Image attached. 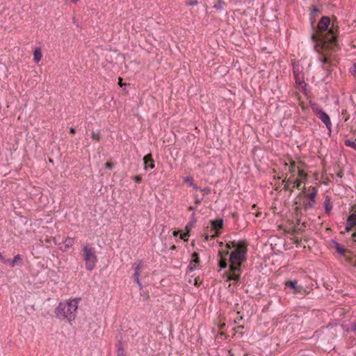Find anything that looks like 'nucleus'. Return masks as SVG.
<instances>
[{"label": "nucleus", "mask_w": 356, "mask_h": 356, "mask_svg": "<svg viewBox=\"0 0 356 356\" xmlns=\"http://www.w3.org/2000/svg\"><path fill=\"white\" fill-rule=\"evenodd\" d=\"M330 23V19L328 17H323L318 24L317 33H313L312 35V41L316 43L315 49L323 55L321 60L323 63H328L327 51L334 50L337 46L336 35L333 31L330 29L325 33Z\"/></svg>", "instance_id": "f257e3e1"}, {"label": "nucleus", "mask_w": 356, "mask_h": 356, "mask_svg": "<svg viewBox=\"0 0 356 356\" xmlns=\"http://www.w3.org/2000/svg\"><path fill=\"white\" fill-rule=\"evenodd\" d=\"M248 243L245 240L239 241H231L227 244V248H235V250L229 256V272L227 275V281L234 280L238 282L240 279L241 264L245 261Z\"/></svg>", "instance_id": "f03ea898"}, {"label": "nucleus", "mask_w": 356, "mask_h": 356, "mask_svg": "<svg viewBox=\"0 0 356 356\" xmlns=\"http://www.w3.org/2000/svg\"><path fill=\"white\" fill-rule=\"evenodd\" d=\"M78 309V301L72 300L70 301L61 302L55 309L56 317L61 320H66L71 323L76 318V310Z\"/></svg>", "instance_id": "7ed1b4c3"}, {"label": "nucleus", "mask_w": 356, "mask_h": 356, "mask_svg": "<svg viewBox=\"0 0 356 356\" xmlns=\"http://www.w3.org/2000/svg\"><path fill=\"white\" fill-rule=\"evenodd\" d=\"M82 254L88 270H92L96 266L97 257L94 248L90 245H85L82 249Z\"/></svg>", "instance_id": "20e7f679"}, {"label": "nucleus", "mask_w": 356, "mask_h": 356, "mask_svg": "<svg viewBox=\"0 0 356 356\" xmlns=\"http://www.w3.org/2000/svg\"><path fill=\"white\" fill-rule=\"evenodd\" d=\"M356 225V213L351 214L347 220V225L346 227V230L349 232L351 228ZM353 239L356 241V232L352 234Z\"/></svg>", "instance_id": "39448f33"}, {"label": "nucleus", "mask_w": 356, "mask_h": 356, "mask_svg": "<svg viewBox=\"0 0 356 356\" xmlns=\"http://www.w3.org/2000/svg\"><path fill=\"white\" fill-rule=\"evenodd\" d=\"M333 243H334V248L336 250V251L341 255L346 257L347 261L351 264V263L350 262V259L352 257H353L355 255L347 256L346 254L350 253L348 250H346L343 245H341V244H339L335 241H334Z\"/></svg>", "instance_id": "423d86ee"}, {"label": "nucleus", "mask_w": 356, "mask_h": 356, "mask_svg": "<svg viewBox=\"0 0 356 356\" xmlns=\"http://www.w3.org/2000/svg\"><path fill=\"white\" fill-rule=\"evenodd\" d=\"M318 117L321 120V121L325 124L326 127L330 130L331 129V122L330 117L326 114L323 111L319 109L316 111Z\"/></svg>", "instance_id": "0eeeda50"}, {"label": "nucleus", "mask_w": 356, "mask_h": 356, "mask_svg": "<svg viewBox=\"0 0 356 356\" xmlns=\"http://www.w3.org/2000/svg\"><path fill=\"white\" fill-rule=\"evenodd\" d=\"M143 268V264H142V261H140L138 262V264H134V280L135 282L137 283V284H138V286L141 288L142 287V284L140 282V280H139V275H140V272L141 270Z\"/></svg>", "instance_id": "6e6552de"}, {"label": "nucleus", "mask_w": 356, "mask_h": 356, "mask_svg": "<svg viewBox=\"0 0 356 356\" xmlns=\"http://www.w3.org/2000/svg\"><path fill=\"white\" fill-rule=\"evenodd\" d=\"M317 189L315 188H309L308 189V193L306 192L305 187L303 188L302 193H306L307 197L313 202H315V197L317 194Z\"/></svg>", "instance_id": "1a4fd4ad"}, {"label": "nucleus", "mask_w": 356, "mask_h": 356, "mask_svg": "<svg viewBox=\"0 0 356 356\" xmlns=\"http://www.w3.org/2000/svg\"><path fill=\"white\" fill-rule=\"evenodd\" d=\"M143 161L145 164V168L147 169L148 168L153 169L154 168V161L152 159V156L151 154H149L144 156Z\"/></svg>", "instance_id": "9d476101"}, {"label": "nucleus", "mask_w": 356, "mask_h": 356, "mask_svg": "<svg viewBox=\"0 0 356 356\" xmlns=\"http://www.w3.org/2000/svg\"><path fill=\"white\" fill-rule=\"evenodd\" d=\"M296 284H297L296 281H288L286 282V285L288 287L291 288L293 290L294 293H297L300 292V287L298 286Z\"/></svg>", "instance_id": "9b49d317"}, {"label": "nucleus", "mask_w": 356, "mask_h": 356, "mask_svg": "<svg viewBox=\"0 0 356 356\" xmlns=\"http://www.w3.org/2000/svg\"><path fill=\"white\" fill-rule=\"evenodd\" d=\"M22 259L19 254H17L14 257V259L13 261L10 260V265L13 267H14L16 265H19L22 263Z\"/></svg>", "instance_id": "f8f14e48"}, {"label": "nucleus", "mask_w": 356, "mask_h": 356, "mask_svg": "<svg viewBox=\"0 0 356 356\" xmlns=\"http://www.w3.org/2000/svg\"><path fill=\"white\" fill-rule=\"evenodd\" d=\"M42 58V54L40 49H35L33 52V59L35 63H38L40 61Z\"/></svg>", "instance_id": "ddd939ff"}, {"label": "nucleus", "mask_w": 356, "mask_h": 356, "mask_svg": "<svg viewBox=\"0 0 356 356\" xmlns=\"http://www.w3.org/2000/svg\"><path fill=\"white\" fill-rule=\"evenodd\" d=\"M222 224L223 220L222 219L211 221V225L213 227L216 229H221L222 227Z\"/></svg>", "instance_id": "4468645a"}, {"label": "nucleus", "mask_w": 356, "mask_h": 356, "mask_svg": "<svg viewBox=\"0 0 356 356\" xmlns=\"http://www.w3.org/2000/svg\"><path fill=\"white\" fill-rule=\"evenodd\" d=\"M284 168H289V171L291 172H293L296 170V163L295 161H291V165L290 166L288 167V164L287 163L284 162Z\"/></svg>", "instance_id": "2eb2a0df"}, {"label": "nucleus", "mask_w": 356, "mask_h": 356, "mask_svg": "<svg viewBox=\"0 0 356 356\" xmlns=\"http://www.w3.org/2000/svg\"><path fill=\"white\" fill-rule=\"evenodd\" d=\"M305 227V223L303 222V223L302 224V225L300 226V220H298V221H297V225H295V227H294V228H293V232L294 233H297V232H298L299 231L302 230V228H303V227Z\"/></svg>", "instance_id": "dca6fc26"}, {"label": "nucleus", "mask_w": 356, "mask_h": 356, "mask_svg": "<svg viewBox=\"0 0 356 356\" xmlns=\"http://www.w3.org/2000/svg\"><path fill=\"white\" fill-rule=\"evenodd\" d=\"M74 239L73 238L67 237L65 241H64L65 248H70L72 247L74 244Z\"/></svg>", "instance_id": "f3484780"}, {"label": "nucleus", "mask_w": 356, "mask_h": 356, "mask_svg": "<svg viewBox=\"0 0 356 356\" xmlns=\"http://www.w3.org/2000/svg\"><path fill=\"white\" fill-rule=\"evenodd\" d=\"M193 226V222H191L190 225H187L186 227V232L184 233V234H181L180 238L186 241V239H185V236H188V233H189V231H190V229L191 227H192Z\"/></svg>", "instance_id": "a211bd4d"}, {"label": "nucleus", "mask_w": 356, "mask_h": 356, "mask_svg": "<svg viewBox=\"0 0 356 356\" xmlns=\"http://www.w3.org/2000/svg\"><path fill=\"white\" fill-rule=\"evenodd\" d=\"M325 212L327 213H328L332 209V205L330 204V200L327 198V197L325 199Z\"/></svg>", "instance_id": "6ab92c4d"}, {"label": "nucleus", "mask_w": 356, "mask_h": 356, "mask_svg": "<svg viewBox=\"0 0 356 356\" xmlns=\"http://www.w3.org/2000/svg\"><path fill=\"white\" fill-rule=\"evenodd\" d=\"M192 261H191V266L194 263V264H198L200 260H199V257H198V254L197 252H193L192 254Z\"/></svg>", "instance_id": "aec40b11"}, {"label": "nucleus", "mask_w": 356, "mask_h": 356, "mask_svg": "<svg viewBox=\"0 0 356 356\" xmlns=\"http://www.w3.org/2000/svg\"><path fill=\"white\" fill-rule=\"evenodd\" d=\"M92 138L95 141H99L100 140V133L99 131H92Z\"/></svg>", "instance_id": "412c9836"}, {"label": "nucleus", "mask_w": 356, "mask_h": 356, "mask_svg": "<svg viewBox=\"0 0 356 356\" xmlns=\"http://www.w3.org/2000/svg\"><path fill=\"white\" fill-rule=\"evenodd\" d=\"M229 254L228 250L224 251V250H220L218 252V255L220 257V259H225V257Z\"/></svg>", "instance_id": "4be33fe9"}, {"label": "nucleus", "mask_w": 356, "mask_h": 356, "mask_svg": "<svg viewBox=\"0 0 356 356\" xmlns=\"http://www.w3.org/2000/svg\"><path fill=\"white\" fill-rule=\"evenodd\" d=\"M345 144L347 145V146H350L355 149H356V143L354 142V141H351V140H346L345 141Z\"/></svg>", "instance_id": "5701e85b"}, {"label": "nucleus", "mask_w": 356, "mask_h": 356, "mask_svg": "<svg viewBox=\"0 0 356 356\" xmlns=\"http://www.w3.org/2000/svg\"><path fill=\"white\" fill-rule=\"evenodd\" d=\"M291 179H287V181H286V179H284V180L282 181V183H285V184H284V188H284V190H286V191H289V183H291Z\"/></svg>", "instance_id": "b1692460"}, {"label": "nucleus", "mask_w": 356, "mask_h": 356, "mask_svg": "<svg viewBox=\"0 0 356 356\" xmlns=\"http://www.w3.org/2000/svg\"><path fill=\"white\" fill-rule=\"evenodd\" d=\"M219 266L221 268H225L227 267V261L225 259H221L219 261Z\"/></svg>", "instance_id": "393cba45"}, {"label": "nucleus", "mask_w": 356, "mask_h": 356, "mask_svg": "<svg viewBox=\"0 0 356 356\" xmlns=\"http://www.w3.org/2000/svg\"><path fill=\"white\" fill-rule=\"evenodd\" d=\"M184 181L189 184L190 186H193V178L191 177H187L184 179Z\"/></svg>", "instance_id": "a878e982"}, {"label": "nucleus", "mask_w": 356, "mask_h": 356, "mask_svg": "<svg viewBox=\"0 0 356 356\" xmlns=\"http://www.w3.org/2000/svg\"><path fill=\"white\" fill-rule=\"evenodd\" d=\"M298 173L300 178H305L307 177V175L299 167H298Z\"/></svg>", "instance_id": "bb28decb"}, {"label": "nucleus", "mask_w": 356, "mask_h": 356, "mask_svg": "<svg viewBox=\"0 0 356 356\" xmlns=\"http://www.w3.org/2000/svg\"><path fill=\"white\" fill-rule=\"evenodd\" d=\"M319 12V10L316 7L314 6L312 10V15L315 17V15H317Z\"/></svg>", "instance_id": "cd10ccee"}, {"label": "nucleus", "mask_w": 356, "mask_h": 356, "mask_svg": "<svg viewBox=\"0 0 356 356\" xmlns=\"http://www.w3.org/2000/svg\"><path fill=\"white\" fill-rule=\"evenodd\" d=\"M300 184H301V181L300 180H298V179L295 180L293 181V188H299Z\"/></svg>", "instance_id": "c85d7f7f"}, {"label": "nucleus", "mask_w": 356, "mask_h": 356, "mask_svg": "<svg viewBox=\"0 0 356 356\" xmlns=\"http://www.w3.org/2000/svg\"><path fill=\"white\" fill-rule=\"evenodd\" d=\"M118 356H125L124 353V350L121 347L118 348Z\"/></svg>", "instance_id": "c756f323"}, {"label": "nucleus", "mask_w": 356, "mask_h": 356, "mask_svg": "<svg viewBox=\"0 0 356 356\" xmlns=\"http://www.w3.org/2000/svg\"><path fill=\"white\" fill-rule=\"evenodd\" d=\"M350 262L351 263V265L356 268V256H354L350 259Z\"/></svg>", "instance_id": "7c9ffc66"}, {"label": "nucleus", "mask_w": 356, "mask_h": 356, "mask_svg": "<svg viewBox=\"0 0 356 356\" xmlns=\"http://www.w3.org/2000/svg\"><path fill=\"white\" fill-rule=\"evenodd\" d=\"M0 259L4 263V264H10V259H6L2 254L0 252Z\"/></svg>", "instance_id": "2f4dec72"}, {"label": "nucleus", "mask_w": 356, "mask_h": 356, "mask_svg": "<svg viewBox=\"0 0 356 356\" xmlns=\"http://www.w3.org/2000/svg\"><path fill=\"white\" fill-rule=\"evenodd\" d=\"M105 167L107 169L111 170L113 167V164L111 162H107L105 164Z\"/></svg>", "instance_id": "473e14b6"}, {"label": "nucleus", "mask_w": 356, "mask_h": 356, "mask_svg": "<svg viewBox=\"0 0 356 356\" xmlns=\"http://www.w3.org/2000/svg\"><path fill=\"white\" fill-rule=\"evenodd\" d=\"M194 198L196 204H199L202 200V198H199L196 195H194Z\"/></svg>", "instance_id": "72a5a7b5"}, {"label": "nucleus", "mask_w": 356, "mask_h": 356, "mask_svg": "<svg viewBox=\"0 0 356 356\" xmlns=\"http://www.w3.org/2000/svg\"><path fill=\"white\" fill-rule=\"evenodd\" d=\"M134 179L136 182L140 183L142 180L141 177L139 175H136L134 177Z\"/></svg>", "instance_id": "f704fd0d"}, {"label": "nucleus", "mask_w": 356, "mask_h": 356, "mask_svg": "<svg viewBox=\"0 0 356 356\" xmlns=\"http://www.w3.org/2000/svg\"><path fill=\"white\" fill-rule=\"evenodd\" d=\"M315 202H312L310 200L307 203H305V205L308 207H313Z\"/></svg>", "instance_id": "c9c22d12"}, {"label": "nucleus", "mask_w": 356, "mask_h": 356, "mask_svg": "<svg viewBox=\"0 0 356 356\" xmlns=\"http://www.w3.org/2000/svg\"><path fill=\"white\" fill-rule=\"evenodd\" d=\"M293 73H294V76L296 77V79L297 81L298 79V71L296 70L295 67H293Z\"/></svg>", "instance_id": "e433bc0d"}, {"label": "nucleus", "mask_w": 356, "mask_h": 356, "mask_svg": "<svg viewBox=\"0 0 356 356\" xmlns=\"http://www.w3.org/2000/svg\"><path fill=\"white\" fill-rule=\"evenodd\" d=\"M203 192H204L205 193L208 194L211 192V190L210 188H204V189L202 190Z\"/></svg>", "instance_id": "4c0bfd02"}, {"label": "nucleus", "mask_w": 356, "mask_h": 356, "mask_svg": "<svg viewBox=\"0 0 356 356\" xmlns=\"http://www.w3.org/2000/svg\"><path fill=\"white\" fill-rule=\"evenodd\" d=\"M118 84L120 86H122V79L120 77L118 78Z\"/></svg>", "instance_id": "58836bf2"}, {"label": "nucleus", "mask_w": 356, "mask_h": 356, "mask_svg": "<svg viewBox=\"0 0 356 356\" xmlns=\"http://www.w3.org/2000/svg\"><path fill=\"white\" fill-rule=\"evenodd\" d=\"M197 1H192V2L189 3V5H191V6H194V5H197Z\"/></svg>", "instance_id": "ea45409f"}, {"label": "nucleus", "mask_w": 356, "mask_h": 356, "mask_svg": "<svg viewBox=\"0 0 356 356\" xmlns=\"http://www.w3.org/2000/svg\"><path fill=\"white\" fill-rule=\"evenodd\" d=\"M70 133L74 134L75 133V129L74 128L70 129Z\"/></svg>", "instance_id": "a19ab883"}, {"label": "nucleus", "mask_w": 356, "mask_h": 356, "mask_svg": "<svg viewBox=\"0 0 356 356\" xmlns=\"http://www.w3.org/2000/svg\"><path fill=\"white\" fill-rule=\"evenodd\" d=\"M194 284L197 286H198L200 285V283L198 282V280L197 278L195 279V283Z\"/></svg>", "instance_id": "79ce46f5"}, {"label": "nucleus", "mask_w": 356, "mask_h": 356, "mask_svg": "<svg viewBox=\"0 0 356 356\" xmlns=\"http://www.w3.org/2000/svg\"><path fill=\"white\" fill-rule=\"evenodd\" d=\"M215 7L218 9H220L222 8V5L220 3V2H219V4L218 5H216Z\"/></svg>", "instance_id": "37998d69"}, {"label": "nucleus", "mask_w": 356, "mask_h": 356, "mask_svg": "<svg viewBox=\"0 0 356 356\" xmlns=\"http://www.w3.org/2000/svg\"><path fill=\"white\" fill-rule=\"evenodd\" d=\"M337 176L339 177H343V172L341 171L337 172Z\"/></svg>", "instance_id": "c03bdc74"}, {"label": "nucleus", "mask_w": 356, "mask_h": 356, "mask_svg": "<svg viewBox=\"0 0 356 356\" xmlns=\"http://www.w3.org/2000/svg\"><path fill=\"white\" fill-rule=\"evenodd\" d=\"M225 326V323H222L219 325V328L220 329H222Z\"/></svg>", "instance_id": "a18cd8bd"}, {"label": "nucleus", "mask_w": 356, "mask_h": 356, "mask_svg": "<svg viewBox=\"0 0 356 356\" xmlns=\"http://www.w3.org/2000/svg\"><path fill=\"white\" fill-rule=\"evenodd\" d=\"M195 209V208L194 207H188V210L189 211H194Z\"/></svg>", "instance_id": "49530a36"}, {"label": "nucleus", "mask_w": 356, "mask_h": 356, "mask_svg": "<svg viewBox=\"0 0 356 356\" xmlns=\"http://www.w3.org/2000/svg\"><path fill=\"white\" fill-rule=\"evenodd\" d=\"M300 105L301 106V107H302V110H305V105L303 104V103H302V102H301V103L300 104Z\"/></svg>", "instance_id": "de8ad7c7"}, {"label": "nucleus", "mask_w": 356, "mask_h": 356, "mask_svg": "<svg viewBox=\"0 0 356 356\" xmlns=\"http://www.w3.org/2000/svg\"><path fill=\"white\" fill-rule=\"evenodd\" d=\"M300 105L301 106V107H302V110H305V105L303 104V103H302V102H301V103L300 104Z\"/></svg>", "instance_id": "09e8293b"}, {"label": "nucleus", "mask_w": 356, "mask_h": 356, "mask_svg": "<svg viewBox=\"0 0 356 356\" xmlns=\"http://www.w3.org/2000/svg\"><path fill=\"white\" fill-rule=\"evenodd\" d=\"M194 189H199V188L197 186V185H195V184H193V186H191Z\"/></svg>", "instance_id": "8fccbe9b"}, {"label": "nucleus", "mask_w": 356, "mask_h": 356, "mask_svg": "<svg viewBox=\"0 0 356 356\" xmlns=\"http://www.w3.org/2000/svg\"><path fill=\"white\" fill-rule=\"evenodd\" d=\"M241 328H243V325L238 326L237 327L235 328V330H236V329H241Z\"/></svg>", "instance_id": "3c124183"}, {"label": "nucleus", "mask_w": 356, "mask_h": 356, "mask_svg": "<svg viewBox=\"0 0 356 356\" xmlns=\"http://www.w3.org/2000/svg\"><path fill=\"white\" fill-rule=\"evenodd\" d=\"M177 234H178V232L175 231V232H173V235H174L175 236H177Z\"/></svg>", "instance_id": "603ef678"}, {"label": "nucleus", "mask_w": 356, "mask_h": 356, "mask_svg": "<svg viewBox=\"0 0 356 356\" xmlns=\"http://www.w3.org/2000/svg\"><path fill=\"white\" fill-rule=\"evenodd\" d=\"M353 330L356 331V322L354 323Z\"/></svg>", "instance_id": "864d4df0"}, {"label": "nucleus", "mask_w": 356, "mask_h": 356, "mask_svg": "<svg viewBox=\"0 0 356 356\" xmlns=\"http://www.w3.org/2000/svg\"><path fill=\"white\" fill-rule=\"evenodd\" d=\"M354 66H355L354 73L356 75V63H355Z\"/></svg>", "instance_id": "5fc2aeb1"}, {"label": "nucleus", "mask_w": 356, "mask_h": 356, "mask_svg": "<svg viewBox=\"0 0 356 356\" xmlns=\"http://www.w3.org/2000/svg\"><path fill=\"white\" fill-rule=\"evenodd\" d=\"M53 241H54V243H55V244H57L56 238H53Z\"/></svg>", "instance_id": "6e6d98bb"}, {"label": "nucleus", "mask_w": 356, "mask_h": 356, "mask_svg": "<svg viewBox=\"0 0 356 356\" xmlns=\"http://www.w3.org/2000/svg\"><path fill=\"white\" fill-rule=\"evenodd\" d=\"M346 113V110H343V111H342V115H345Z\"/></svg>", "instance_id": "4d7b16f0"}, {"label": "nucleus", "mask_w": 356, "mask_h": 356, "mask_svg": "<svg viewBox=\"0 0 356 356\" xmlns=\"http://www.w3.org/2000/svg\"><path fill=\"white\" fill-rule=\"evenodd\" d=\"M175 245H172V246L170 247V249H171V250H173V249H175Z\"/></svg>", "instance_id": "13d9d810"}, {"label": "nucleus", "mask_w": 356, "mask_h": 356, "mask_svg": "<svg viewBox=\"0 0 356 356\" xmlns=\"http://www.w3.org/2000/svg\"><path fill=\"white\" fill-rule=\"evenodd\" d=\"M261 215V213L260 212H258L257 214H256V216L258 217Z\"/></svg>", "instance_id": "bf43d9fd"}, {"label": "nucleus", "mask_w": 356, "mask_h": 356, "mask_svg": "<svg viewBox=\"0 0 356 356\" xmlns=\"http://www.w3.org/2000/svg\"><path fill=\"white\" fill-rule=\"evenodd\" d=\"M289 191H290V193H292V192H293V188H289Z\"/></svg>", "instance_id": "052dcab7"}, {"label": "nucleus", "mask_w": 356, "mask_h": 356, "mask_svg": "<svg viewBox=\"0 0 356 356\" xmlns=\"http://www.w3.org/2000/svg\"><path fill=\"white\" fill-rule=\"evenodd\" d=\"M208 238H209V236L207 235V236H205V239H206V240H208Z\"/></svg>", "instance_id": "680f3d73"}, {"label": "nucleus", "mask_w": 356, "mask_h": 356, "mask_svg": "<svg viewBox=\"0 0 356 356\" xmlns=\"http://www.w3.org/2000/svg\"><path fill=\"white\" fill-rule=\"evenodd\" d=\"M255 207H256V204H253L252 208L255 209Z\"/></svg>", "instance_id": "e2e57ef3"}, {"label": "nucleus", "mask_w": 356, "mask_h": 356, "mask_svg": "<svg viewBox=\"0 0 356 356\" xmlns=\"http://www.w3.org/2000/svg\"><path fill=\"white\" fill-rule=\"evenodd\" d=\"M74 3L77 2L79 0H72Z\"/></svg>", "instance_id": "0e129e2a"}, {"label": "nucleus", "mask_w": 356, "mask_h": 356, "mask_svg": "<svg viewBox=\"0 0 356 356\" xmlns=\"http://www.w3.org/2000/svg\"><path fill=\"white\" fill-rule=\"evenodd\" d=\"M194 216H195V213H193V215H192L193 218H194Z\"/></svg>", "instance_id": "69168bd1"}, {"label": "nucleus", "mask_w": 356, "mask_h": 356, "mask_svg": "<svg viewBox=\"0 0 356 356\" xmlns=\"http://www.w3.org/2000/svg\"><path fill=\"white\" fill-rule=\"evenodd\" d=\"M244 356H248V355H245Z\"/></svg>", "instance_id": "338daca9"}]
</instances>
